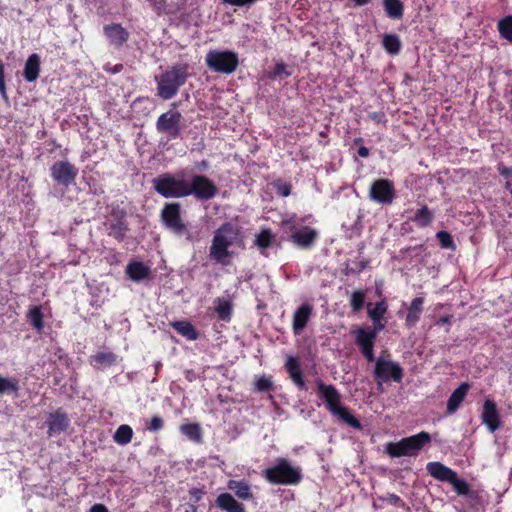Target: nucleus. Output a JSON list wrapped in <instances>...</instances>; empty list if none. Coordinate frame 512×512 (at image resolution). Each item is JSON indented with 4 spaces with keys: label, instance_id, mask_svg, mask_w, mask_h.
<instances>
[{
    "label": "nucleus",
    "instance_id": "f257e3e1",
    "mask_svg": "<svg viewBox=\"0 0 512 512\" xmlns=\"http://www.w3.org/2000/svg\"><path fill=\"white\" fill-rule=\"evenodd\" d=\"M244 247V238L240 228L230 222H225L214 232L209 247V258L216 264L228 266L236 256L233 249H243Z\"/></svg>",
    "mask_w": 512,
    "mask_h": 512
},
{
    "label": "nucleus",
    "instance_id": "f03ea898",
    "mask_svg": "<svg viewBox=\"0 0 512 512\" xmlns=\"http://www.w3.org/2000/svg\"><path fill=\"white\" fill-rule=\"evenodd\" d=\"M190 65L185 62L176 63L155 77L157 95L163 100L175 97L190 77Z\"/></svg>",
    "mask_w": 512,
    "mask_h": 512
},
{
    "label": "nucleus",
    "instance_id": "7ed1b4c3",
    "mask_svg": "<svg viewBox=\"0 0 512 512\" xmlns=\"http://www.w3.org/2000/svg\"><path fill=\"white\" fill-rule=\"evenodd\" d=\"M319 397L325 402L327 410L341 421L355 429H361L360 421L341 404V395L332 384H325L321 379H316Z\"/></svg>",
    "mask_w": 512,
    "mask_h": 512
},
{
    "label": "nucleus",
    "instance_id": "20e7f679",
    "mask_svg": "<svg viewBox=\"0 0 512 512\" xmlns=\"http://www.w3.org/2000/svg\"><path fill=\"white\" fill-rule=\"evenodd\" d=\"M262 476L271 484L297 485L302 480V470L286 458H277L272 466L262 471Z\"/></svg>",
    "mask_w": 512,
    "mask_h": 512
},
{
    "label": "nucleus",
    "instance_id": "39448f33",
    "mask_svg": "<svg viewBox=\"0 0 512 512\" xmlns=\"http://www.w3.org/2000/svg\"><path fill=\"white\" fill-rule=\"evenodd\" d=\"M430 443V434L421 431L418 434L402 438L398 442L386 443L384 445V452L392 458L415 457Z\"/></svg>",
    "mask_w": 512,
    "mask_h": 512
},
{
    "label": "nucleus",
    "instance_id": "423d86ee",
    "mask_svg": "<svg viewBox=\"0 0 512 512\" xmlns=\"http://www.w3.org/2000/svg\"><path fill=\"white\" fill-rule=\"evenodd\" d=\"M154 190L164 198L187 197L188 181L181 176L164 173L152 180Z\"/></svg>",
    "mask_w": 512,
    "mask_h": 512
},
{
    "label": "nucleus",
    "instance_id": "0eeeda50",
    "mask_svg": "<svg viewBox=\"0 0 512 512\" xmlns=\"http://www.w3.org/2000/svg\"><path fill=\"white\" fill-rule=\"evenodd\" d=\"M205 61L211 71L221 74L233 73L239 64L238 55L229 50H210Z\"/></svg>",
    "mask_w": 512,
    "mask_h": 512
},
{
    "label": "nucleus",
    "instance_id": "6e6552de",
    "mask_svg": "<svg viewBox=\"0 0 512 512\" xmlns=\"http://www.w3.org/2000/svg\"><path fill=\"white\" fill-rule=\"evenodd\" d=\"M403 376V368L399 363L383 356H380L376 359L374 377L378 380L379 384L389 381L400 383L403 379Z\"/></svg>",
    "mask_w": 512,
    "mask_h": 512
},
{
    "label": "nucleus",
    "instance_id": "1a4fd4ad",
    "mask_svg": "<svg viewBox=\"0 0 512 512\" xmlns=\"http://www.w3.org/2000/svg\"><path fill=\"white\" fill-rule=\"evenodd\" d=\"M161 218L164 225L172 230L177 235L187 234L190 239V234L187 231L186 224L181 218V205L180 203H167L161 211Z\"/></svg>",
    "mask_w": 512,
    "mask_h": 512
},
{
    "label": "nucleus",
    "instance_id": "9d476101",
    "mask_svg": "<svg viewBox=\"0 0 512 512\" xmlns=\"http://www.w3.org/2000/svg\"><path fill=\"white\" fill-rule=\"evenodd\" d=\"M182 115L179 111L169 110L162 113L156 121V129L165 134L169 139H176L181 133Z\"/></svg>",
    "mask_w": 512,
    "mask_h": 512
},
{
    "label": "nucleus",
    "instance_id": "9b49d317",
    "mask_svg": "<svg viewBox=\"0 0 512 512\" xmlns=\"http://www.w3.org/2000/svg\"><path fill=\"white\" fill-rule=\"evenodd\" d=\"M217 187L212 180L203 175H193L188 181L187 196L194 195L199 200H210L217 194Z\"/></svg>",
    "mask_w": 512,
    "mask_h": 512
},
{
    "label": "nucleus",
    "instance_id": "f8f14e48",
    "mask_svg": "<svg viewBox=\"0 0 512 512\" xmlns=\"http://www.w3.org/2000/svg\"><path fill=\"white\" fill-rule=\"evenodd\" d=\"M369 197L373 202L378 204H391L396 197L393 182L388 179L375 180L370 186Z\"/></svg>",
    "mask_w": 512,
    "mask_h": 512
},
{
    "label": "nucleus",
    "instance_id": "ddd939ff",
    "mask_svg": "<svg viewBox=\"0 0 512 512\" xmlns=\"http://www.w3.org/2000/svg\"><path fill=\"white\" fill-rule=\"evenodd\" d=\"M50 172L56 183L69 187L75 182L78 169L68 161H58L51 166Z\"/></svg>",
    "mask_w": 512,
    "mask_h": 512
},
{
    "label": "nucleus",
    "instance_id": "4468645a",
    "mask_svg": "<svg viewBox=\"0 0 512 512\" xmlns=\"http://www.w3.org/2000/svg\"><path fill=\"white\" fill-rule=\"evenodd\" d=\"M376 338V331H370V327L359 328L355 332L356 344L359 346L363 356L368 362H376L374 356V344Z\"/></svg>",
    "mask_w": 512,
    "mask_h": 512
},
{
    "label": "nucleus",
    "instance_id": "2eb2a0df",
    "mask_svg": "<svg viewBox=\"0 0 512 512\" xmlns=\"http://www.w3.org/2000/svg\"><path fill=\"white\" fill-rule=\"evenodd\" d=\"M290 232L291 242L303 249L311 248L318 238V231L309 226H302L300 228L291 226Z\"/></svg>",
    "mask_w": 512,
    "mask_h": 512
},
{
    "label": "nucleus",
    "instance_id": "dca6fc26",
    "mask_svg": "<svg viewBox=\"0 0 512 512\" xmlns=\"http://www.w3.org/2000/svg\"><path fill=\"white\" fill-rule=\"evenodd\" d=\"M481 421L490 432H495L501 425L500 414L497 409L496 403L492 399H486L483 403L481 412Z\"/></svg>",
    "mask_w": 512,
    "mask_h": 512
},
{
    "label": "nucleus",
    "instance_id": "f3484780",
    "mask_svg": "<svg viewBox=\"0 0 512 512\" xmlns=\"http://www.w3.org/2000/svg\"><path fill=\"white\" fill-rule=\"evenodd\" d=\"M313 313V306L310 303H304L298 307L292 318V330L295 335H300L308 324Z\"/></svg>",
    "mask_w": 512,
    "mask_h": 512
},
{
    "label": "nucleus",
    "instance_id": "a211bd4d",
    "mask_svg": "<svg viewBox=\"0 0 512 512\" xmlns=\"http://www.w3.org/2000/svg\"><path fill=\"white\" fill-rule=\"evenodd\" d=\"M103 32L109 43L115 47H122L129 38V32L118 23L104 26Z\"/></svg>",
    "mask_w": 512,
    "mask_h": 512
},
{
    "label": "nucleus",
    "instance_id": "6ab92c4d",
    "mask_svg": "<svg viewBox=\"0 0 512 512\" xmlns=\"http://www.w3.org/2000/svg\"><path fill=\"white\" fill-rule=\"evenodd\" d=\"M388 304L386 300H381L375 304L374 307L368 305V316L373 322V327H370V331H376V335L385 328L383 322L384 315L387 313Z\"/></svg>",
    "mask_w": 512,
    "mask_h": 512
},
{
    "label": "nucleus",
    "instance_id": "aec40b11",
    "mask_svg": "<svg viewBox=\"0 0 512 512\" xmlns=\"http://www.w3.org/2000/svg\"><path fill=\"white\" fill-rule=\"evenodd\" d=\"M127 277L134 282L146 280L151 275V268L142 261L132 260L125 269Z\"/></svg>",
    "mask_w": 512,
    "mask_h": 512
},
{
    "label": "nucleus",
    "instance_id": "412c9836",
    "mask_svg": "<svg viewBox=\"0 0 512 512\" xmlns=\"http://www.w3.org/2000/svg\"><path fill=\"white\" fill-rule=\"evenodd\" d=\"M470 389L468 382L461 383L450 395L447 401V413L454 414L461 406Z\"/></svg>",
    "mask_w": 512,
    "mask_h": 512
},
{
    "label": "nucleus",
    "instance_id": "4be33fe9",
    "mask_svg": "<svg viewBox=\"0 0 512 512\" xmlns=\"http://www.w3.org/2000/svg\"><path fill=\"white\" fill-rule=\"evenodd\" d=\"M285 368L293 381V383L300 389H305V381L303 378L300 362L297 357L289 356L285 362Z\"/></svg>",
    "mask_w": 512,
    "mask_h": 512
},
{
    "label": "nucleus",
    "instance_id": "5701e85b",
    "mask_svg": "<svg viewBox=\"0 0 512 512\" xmlns=\"http://www.w3.org/2000/svg\"><path fill=\"white\" fill-rule=\"evenodd\" d=\"M216 506L224 512H245V507L230 493H221L216 498Z\"/></svg>",
    "mask_w": 512,
    "mask_h": 512
},
{
    "label": "nucleus",
    "instance_id": "b1692460",
    "mask_svg": "<svg viewBox=\"0 0 512 512\" xmlns=\"http://www.w3.org/2000/svg\"><path fill=\"white\" fill-rule=\"evenodd\" d=\"M276 242V235L270 228H262L255 234L254 245L259 249L262 255H267L266 251Z\"/></svg>",
    "mask_w": 512,
    "mask_h": 512
},
{
    "label": "nucleus",
    "instance_id": "393cba45",
    "mask_svg": "<svg viewBox=\"0 0 512 512\" xmlns=\"http://www.w3.org/2000/svg\"><path fill=\"white\" fill-rule=\"evenodd\" d=\"M428 473L435 479L448 482L452 479L454 474L456 473L451 468L445 466L440 462H429L426 466Z\"/></svg>",
    "mask_w": 512,
    "mask_h": 512
},
{
    "label": "nucleus",
    "instance_id": "a878e982",
    "mask_svg": "<svg viewBox=\"0 0 512 512\" xmlns=\"http://www.w3.org/2000/svg\"><path fill=\"white\" fill-rule=\"evenodd\" d=\"M214 309L220 320L229 322L233 312L232 299L229 296L217 297L214 300Z\"/></svg>",
    "mask_w": 512,
    "mask_h": 512
},
{
    "label": "nucleus",
    "instance_id": "bb28decb",
    "mask_svg": "<svg viewBox=\"0 0 512 512\" xmlns=\"http://www.w3.org/2000/svg\"><path fill=\"white\" fill-rule=\"evenodd\" d=\"M47 426L50 435L59 434L67 429L69 426V419L64 413H51L48 417Z\"/></svg>",
    "mask_w": 512,
    "mask_h": 512
},
{
    "label": "nucleus",
    "instance_id": "cd10ccee",
    "mask_svg": "<svg viewBox=\"0 0 512 512\" xmlns=\"http://www.w3.org/2000/svg\"><path fill=\"white\" fill-rule=\"evenodd\" d=\"M423 304L424 297H416L411 301L405 318V325L407 327H414L418 323L423 311Z\"/></svg>",
    "mask_w": 512,
    "mask_h": 512
},
{
    "label": "nucleus",
    "instance_id": "c85d7f7f",
    "mask_svg": "<svg viewBox=\"0 0 512 512\" xmlns=\"http://www.w3.org/2000/svg\"><path fill=\"white\" fill-rule=\"evenodd\" d=\"M227 488L235 493V495L244 501L253 499V493L250 484L245 480H229Z\"/></svg>",
    "mask_w": 512,
    "mask_h": 512
},
{
    "label": "nucleus",
    "instance_id": "c756f323",
    "mask_svg": "<svg viewBox=\"0 0 512 512\" xmlns=\"http://www.w3.org/2000/svg\"><path fill=\"white\" fill-rule=\"evenodd\" d=\"M40 73V57L38 54H31L25 62L23 75L26 81L34 82Z\"/></svg>",
    "mask_w": 512,
    "mask_h": 512
},
{
    "label": "nucleus",
    "instance_id": "7c9ffc66",
    "mask_svg": "<svg viewBox=\"0 0 512 512\" xmlns=\"http://www.w3.org/2000/svg\"><path fill=\"white\" fill-rule=\"evenodd\" d=\"M382 47L387 54L398 55L402 48L400 37L395 33H387L383 36Z\"/></svg>",
    "mask_w": 512,
    "mask_h": 512
},
{
    "label": "nucleus",
    "instance_id": "2f4dec72",
    "mask_svg": "<svg viewBox=\"0 0 512 512\" xmlns=\"http://www.w3.org/2000/svg\"><path fill=\"white\" fill-rule=\"evenodd\" d=\"M171 326L183 337L186 339L193 341L198 339L199 334L195 327L186 320L174 321L171 323Z\"/></svg>",
    "mask_w": 512,
    "mask_h": 512
},
{
    "label": "nucleus",
    "instance_id": "473e14b6",
    "mask_svg": "<svg viewBox=\"0 0 512 512\" xmlns=\"http://www.w3.org/2000/svg\"><path fill=\"white\" fill-rule=\"evenodd\" d=\"M384 10L391 19H401L404 14V5L400 0H383Z\"/></svg>",
    "mask_w": 512,
    "mask_h": 512
},
{
    "label": "nucleus",
    "instance_id": "72a5a7b5",
    "mask_svg": "<svg viewBox=\"0 0 512 512\" xmlns=\"http://www.w3.org/2000/svg\"><path fill=\"white\" fill-rule=\"evenodd\" d=\"M108 230L109 236L122 241L128 232V224L125 219L116 220L109 223Z\"/></svg>",
    "mask_w": 512,
    "mask_h": 512
},
{
    "label": "nucleus",
    "instance_id": "f704fd0d",
    "mask_svg": "<svg viewBox=\"0 0 512 512\" xmlns=\"http://www.w3.org/2000/svg\"><path fill=\"white\" fill-rule=\"evenodd\" d=\"M434 218L433 212L429 209L427 205H422L421 208L417 210L413 217V221L419 227H427L431 224Z\"/></svg>",
    "mask_w": 512,
    "mask_h": 512
},
{
    "label": "nucleus",
    "instance_id": "c9c22d12",
    "mask_svg": "<svg viewBox=\"0 0 512 512\" xmlns=\"http://www.w3.org/2000/svg\"><path fill=\"white\" fill-rule=\"evenodd\" d=\"M180 432L188 439L200 443L202 441L201 427L197 423L183 424L180 426Z\"/></svg>",
    "mask_w": 512,
    "mask_h": 512
},
{
    "label": "nucleus",
    "instance_id": "e433bc0d",
    "mask_svg": "<svg viewBox=\"0 0 512 512\" xmlns=\"http://www.w3.org/2000/svg\"><path fill=\"white\" fill-rule=\"evenodd\" d=\"M133 430L127 424L120 425L113 435V440L119 445H127L131 442Z\"/></svg>",
    "mask_w": 512,
    "mask_h": 512
},
{
    "label": "nucleus",
    "instance_id": "4c0bfd02",
    "mask_svg": "<svg viewBox=\"0 0 512 512\" xmlns=\"http://www.w3.org/2000/svg\"><path fill=\"white\" fill-rule=\"evenodd\" d=\"M497 27L501 37L512 42V15L499 20Z\"/></svg>",
    "mask_w": 512,
    "mask_h": 512
},
{
    "label": "nucleus",
    "instance_id": "58836bf2",
    "mask_svg": "<svg viewBox=\"0 0 512 512\" xmlns=\"http://www.w3.org/2000/svg\"><path fill=\"white\" fill-rule=\"evenodd\" d=\"M28 319H29L30 323L32 324V326L37 331H42V329L44 327L43 314H42L41 308L39 306H34L29 310Z\"/></svg>",
    "mask_w": 512,
    "mask_h": 512
},
{
    "label": "nucleus",
    "instance_id": "ea45409f",
    "mask_svg": "<svg viewBox=\"0 0 512 512\" xmlns=\"http://www.w3.org/2000/svg\"><path fill=\"white\" fill-rule=\"evenodd\" d=\"M92 361L98 367L110 366L115 363L116 356L112 352H99L92 356Z\"/></svg>",
    "mask_w": 512,
    "mask_h": 512
},
{
    "label": "nucleus",
    "instance_id": "a19ab883",
    "mask_svg": "<svg viewBox=\"0 0 512 512\" xmlns=\"http://www.w3.org/2000/svg\"><path fill=\"white\" fill-rule=\"evenodd\" d=\"M449 484L452 485L458 495L466 496L470 492L469 484L464 479H460L457 476V473L454 474L452 479L449 481Z\"/></svg>",
    "mask_w": 512,
    "mask_h": 512
},
{
    "label": "nucleus",
    "instance_id": "79ce46f5",
    "mask_svg": "<svg viewBox=\"0 0 512 512\" xmlns=\"http://www.w3.org/2000/svg\"><path fill=\"white\" fill-rule=\"evenodd\" d=\"M19 390V382L16 378L0 377V394L14 392Z\"/></svg>",
    "mask_w": 512,
    "mask_h": 512
},
{
    "label": "nucleus",
    "instance_id": "37998d69",
    "mask_svg": "<svg viewBox=\"0 0 512 512\" xmlns=\"http://www.w3.org/2000/svg\"><path fill=\"white\" fill-rule=\"evenodd\" d=\"M365 293L361 290L353 291L350 296V306L353 312L360 311L365 303Z\"/></svg>",
    "mask_w": 512,
    "mask_h": 512
},
{
    "label": "nucleus",
    "instance_id": "c03bdc74",
    "mask_svg": "<svg viewBox=\"0 0 512 512\" xmlns=\"http://www.w3.org/2000/svg\"><path fill=\"white\" fill-rule=\"evenodd\" d=\"M436 237L442 248L454 249L455 245L450 233H448L447 231H439L436 234Z\"/></svg>",
    "mask_w": 512,
    "mask_h": 512
},
{
    "label": "nucleus",
    "instance_id": "a18cd8bd",
    "mask_svg": "<svg viewBox=\"0 0 512 512\" xmlns=\"http://www.w3.org/2000/svg\"><path fill=\"white\" fill-rule=\"evenodd\" d=\"M272 385L271 377L265 375L258 377L255 381V389L257 391H269L272 388Z\"/></svg>",
    "mask_w": 512,
    "mask_h": 512
},
{
    "label": "nucleus",
    "instance_id": "49530a36",
    "mask_svg": "<svg viewBox=\"0 0 512 512\" xmlns=\"http://www.w3.org/2000/svg\"><path fill=\"white\" fill-rule=\"evenodd\" d=\"M164 427V421L162 417L155 415L151 418L149 423L146 425V429L150 432L160 431Z\"/></svg>",
    "mask_w": 512,
    "mask_h": 512
},
{
    "label": "nucleus",
    "instance_id": "de8ad7c7",
    "mask_svg": "<svg viewBox=\"0 0 512 512\" xmlns=\"http://www.w3.org/2000/svg\"><path fill=\"white\" fill-rule=\"evenodd\" d=\"M0 94L5 101H8V95L6 92V84H5V67H4V64L1 59H0Z\"/></svg>",
    "mask_w": 512,
    "mask_h": 512
},
{
    "label": "nucleus",
    "instance_id": "09e8293b",
    "mask_svg": "<svg viewBox=\"0 0 512 512\" xmlns=\"http://www.w3.org/2000/svg\"><path fill=\"white\" fill-rule=\"evenodd\" d=\"M224 4H228L236 7L249 8L254 5L258 0H221Z\"/></svg>",
    "mask_w": 512,
    "mask_h": 512
},
{
    "label": "nucleus",
    "instance_id": "8fccbe9b",
    "mask_svg": "<svg viewBox=\"0 0 512 512\" xmlns=\"http://www.w3.org/2000/svg\"><path fill=\"white\" fill-rule=\"evenodd\" d=\"M285 74L286 76H290V73L286 71V64L283 62H279L275 64L274 70L270 75L271 79H275L278 76Z\"/></svg>",
    "mask_w": 512,
    "mask_h": 512
},
{
    "label": "nucleus",
    "instance_id": "3c124183",
    "mask_svg": "<svg viewBox=\"0 0 512 512\" xmlns=\"http://www.w3.org/2000/svg\"><path fill=\"white\" fill-rule=\"evenodd\" d=\"M277 194L282 197H288L291 193V185L289 183H280L276 186Z\"/></svg>",
    "mask_w": 512,
    "mask_h": 512
},
{
    "label": "nucleus",
    "instance_id": "603ef678",
    "mask_svg": "<svg viewBox=\"0 0 512 512\" xmlns=\"http://www.w3.org/2000/svg\"><path fill=\"white\" fill-rule=\"evenodd\" d=\"M111 216L115 218L116 220L125 219L126 218V211L124 209L117 207H112Z\"/></svg>",
    "mask_w": 512,
    "mask_h": 512
},
{
    "label": "nucleus",
    "instance_id": "864d4df0",
    "mask_svg": "<svg viewBox=\"0 0 512 512\" xmlns=\"http://www.w3.org/2000/svg\"><path fill=\"white\" fill-rule=\"evenodd\" d=\"M204 493V490L201 488H192L189 490V494L191 498L194 500V502L200 501Z\"/></svg>",
    "mask_w": 512,
    "mask_h": 512
},
{
    "label": "nucleus",
    "instance_id": "5fc2aeb1",
    "mask_svg": "<svg viewBox=\"0 0 512 512\" xmlns=\"http://www.w3.org/2000/svg\"><path fill=\"white\" fill-rule=\"evenodd\" d=\"M497 169H498V172L500 173V175H502L503 177H506V178L512 177V167H508L503 164H499Z\"/></svg>",
    "mask_w": 512,
    "mask_h": 512
},
{
    "label": "nucleus",
    "instance_id": "6e6d98bb",
    "mask_svg": "<svg viewBox=\"0 0 512 512\" xmlns=\"http://www.w3.org/2000/svg\"><path fill=\"white\" fill-rule=\"evenodd\" d=\"M90 512H108V509L103 504H95L91 507Z\"/></svg>",
    "mask_w": 512,
    "mask_h": 512
},
{
    "label": "nucleus",
    "instance_id": "4d7b16f0",
    "mask_svg": "<svg viewBox=\"0 0 512 512\" xmlns=\"http://www.w3.org/2000/svg\"><path fill=\"white\" fill-rule=\"evenodd\" d=\"M209 167V162L207 160H202L200 162H198L196 164V168L199 170V171H205L207 170Z\"/></svg>",
    "mask_w": 512,
    "mask_h": 512
},
{
    "label": "nucleus",
    "instance_id": "13d9d810",
    "mask_svg": "<svg viewBox=\"0 0 512 512\" xmlns=\"http://www.w3.org/2000/svg\"><path fill=\"white\" fill-rule=\"evenodd\" d=\"M358 155L362 158H367L369 156V149L365 146H360L358 149Z\"/></svg>",
    "mask_w": 512,
    "mask_h": 512
},
{
    "label": "nucleus",
    "instance_id": "bf43d9fd",
    "mask_svg": "<svg viewBox=\"0 0 512 512\" xmlns=\"http://www.w3.org/2000/svg\"><path fill=\"white\" fill-rule=\"evenodd\" d=\"M451 320H452V316H450V315L443 316V317H441V318L437 321V325L450 324V323H451Z\"/></svg>",
    "mask_w": 512,
    "mask_h": 512
},
{
    "label": "nucleus",
    "instance_id": "052dcab7",
    "mask_svg": "<svg viewBox=\"0 0 512 512\" xmlns=\"http://www.w3.org/2000/svg\"><path fill=\"white\" fill-rule=\"evenodd\" d=\"M388 499H389V502L392 504H398L399 502H401V498L396 494H390L388 496Z\"/></svg>",
    "mask_w": 512,
    "mask_h": 512
},
{
    "label": "nucleus",
    "instance_id": "680f3d73",
    "mask_svg": "<svg viewBox=\"0 0 512 512\" xmlns=\"http://www.w3.org/2000/svg\"><path fill=\"white\" fill-rule=\"evenodd\" d=\"M412 250H419L420 252H423L425 250L424 245H417L415 247H409L405 250H402V253L409 252Z\"/></svg>",
    "mask_w": 512,
    "mask_h": 512
},
{
    "label": "nucleus",
    "instance_id": "e2e57ef3",
    "mask_svg": "<svg viewBox=\"0 0 512 512\" xmlns=\"http://www.w3.org/2000/svg\"><path fill=\"white\" fill-rule=\"evenodd\" d=\"M319 136H320L321 138H323V139H324V141L322 142V144H323L324 146H325V145H327V144H328V142H329V140H328V133H327V131H321V132L319 133Z\"/></svg>",
    "mask_w": 512,
    "mask_h": 512
},
{
    "label": "nucleus",
    "instance_id": "0e129e2a",
    "mask_svg": "<svg viewBox=\"0 0 512 512\" xmlns=\"http://www.w3.org/2000/svg\"><path fill=\"white\" fill-rule=\"evenodd\" d=\"M355 6H364L368 4L371 0H351Z\"/></svg>",
    "mask_w": 512,
    "mask_h": 512
},
{
    "label": "nucleus",
    "instance_id": "69168bd1",
    "mask_svg": "<svg viewBox=\"0 0 512 512\" xmlns=\"http://www.w3.org/2000/svg\"><path fill=\"white\" fill-rule=\"evenodd\" d=\"M367 264H368V261H361V262L359 263V269H358V271H362V270H364V269L367 267Z\"/></svg>",
    "mask_w": 512,
    "mask_h": 512
},
{
    "label": "nucleus",
    "instance_id": "338daca9",
    "mask_svg": "<svg viewBox=\"0 0 512 512\" xmlns=\"http://www.w3.org/2000/svg\"><path fill=\"white\" fill-rule=\"evenodd\" d=\"M196 510H197L196 506H195V505H192V506H191V512H196Z\"/></svg>",
    "mask_w": 512,
    "mask_h": 512
},
{
    "label": "nucleus",
    "instance_id": "774afa93",
    "mask_svg": "<svg viewBox=\"0 0 512 512\" xmlns=\"http://www.w3.org/2000/svg\"><path fill=\"white\" fill-rule=\"evenodd\" d=\"M160 366H161V363H160V362H157V363L155 364V369H156V370H158V368H159Z\"/></svg>",
    "mask_w": 512,
    "mask_h": 512
}]
</instances>
